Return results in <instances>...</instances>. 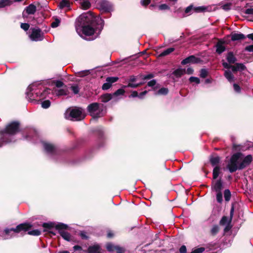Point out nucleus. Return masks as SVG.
<instances>
[{
    "label": "nucleus",
    "instance_id": "1",
    "mask_svg": "<svg viewBox=\"0 0 253 253\" xmlns=\"http://www.w3.org/2000/svg\"><path fill=\"white\" fill-rule=\"evenodd\" d=\"M78 21L82 33L86 36L93 35L97 29L101 31L104 24L102 18L95 17L90 11L81 14L78 18Z\"/></svg>",
    "mask_w": 253,
    "mask_h": 253
},
{
    "label": "nucleus",
    "instance_id": "2",
    "mask_svg": "<svg viewBox=\"0 0 253 253\" xmlns=\"http://www.w3.org/2000/svg\"><path fill=\"white\" fill-rule=\"evenodd\" d=\"M243 156V154L240 152L235 153L231 156L226 166L230 173H233L237 170L243 169L251 164L253 161V157L251 155H248L238 165L239 160Z\"/></svg>",
    "mask_w": 253,
    "mask_h": 253
},
{
    "label": "nucleus",
    "instance_id": "3",
    "mask_svg": "<svg viewBox=\"0 0 253 253\" xmlns=\"http://www.w3.org/2000/svg\"><path fill=\"white\" fill-rule=\"evenodd\" d=\"M20 123L18 121H13L7 123L4 128L0 130V147L2 146L3 143H9L11 142L10 137L20 132Z\"/></svg>",
    "mask_w": 253,
    "mask_h": 253
},
{
    "label": "nucleus",
    "instance_id": "4",
    "mask_svg": "<svg viewBox=\"0 0 253 253\" xmlns=\"http://www.w3.org/2000/svg\"><path fill=\"white\" fill-rule=\"evenodd\" d=\"M87 109L92 118L95 119L104 116L107 113L106 106L102 103H91L88 105Z\"/></svg>",
    "mask_w": 253,
    "mask_h": 253
},
{
    "label": "nucleus",
    "instance_id": "5",
    "mask_svg": "<svg viewBox=\"0 0 253 253\" xmlns=\"http://www.w3.org/2000/svg\"><path fill=\"white\" fill-rule=\"evenodd\" d=\"M66 112H69L66 119L72 121H82L85 118V115L83 113V110L81 108L75 107L72 109L69 108Z\"/></svg>",
    "mask_w": 253,
    "mask_h": 253
},
{
    "label": "nucleus",
    "instance_id": "6",
    "mask_svg": "<svg viewBox=\"0 0 253 253\" xmlns=\"http://www.w3.org/2000/svg\"><path fill=\"white\" fill-rule=\"evenodd\" d=\"M69 228L68 225L63 223H59L55 225V229L58 230L59 234L60 236L66 241L70 242L72 240L71 235L65 231Z\"/></svg>",
    "mask_w": 253,
    "mask_h": 253
},
{
    "label": "nucleus",
    "instance_id": "7",
    "mask_svg": "<svg viewBox=\"0 0 253 253\" xmlns=\"http://www.w3.org/2000/svg\"><path fill=\"white\" fill-rule=\"evenodd\" d=\"M222 65L225 69H231L232 72L234 74L238 72H242L247 70L246 66L243 63H236L234 65H229L223 60Z\"/></svg>",
    "mask_w": 253,
    "mask_h": 253
},
{
    "label": "nucleus",
    "instance_id": "8",
    "mask_svg": "<svg viewBox=\"0 0 253 253\" xmlns=\"http://www.w3.org/2000/svg\"><path fill=\"white\" fill-rule=\"evenodd\" d=\"M99 8L102 12L110 13L113 10L112 4L106 0H101L98 3Z\"/></svg>",
    "mask_w": 253,
    "mask_h": 253
},
{
    "label": "nucleus",
    "instance_id": "9",
    "mask_svg": "<svg viewBox=\"0 0 253 253\" xmlns=\"http://www.w3.org/2000/svg\"><path fill=\"white\" fill-rule=\"evenodd\" d=\"M30 38L33 41H41L43 39V34L40 28H33Z\"/></svg>",
    "mask_w": 253,
    "mask_h": 253
},
{
    "label": "nucleus",
    "instance_id": "10",
    "mask_svg": "<svg viewBox=\"0 0 253 253\" xmlns=\"http://www.w3.org/2000/svg\"><path fill=\"white\" fill-rule=\"evenodd\" d=\"M202 61V60L200 58L197 57L195 55H192L183 59L181 61V64L183 65L187 64H198L201 63Z\"/></svg>",
    "mask_w": 253,
    "mask_h": 253
},
{
    "label": "nucleus",
    "instance_id": "11",
    "mask_svg": "<svg viewBox=\"0 0 253 253\" xmlns=\"http://www.w3.org/2000/svg\"><path fill=\"white\" fill-rule=\"evenodd\" d=\"M33 227V225L28 222H24L20 223L17 225V230L18 233L21 232H26L31 229Z\"/></svg>",
    "mask_w": 253,
    "mask_h": 253
},
{
    "label": "nucleus",
    "instance_id": "12",
    "mask_svg": "<svg viewBox=\"0 0 253 253\" xmlns=\"http://www.w3.org/2000/svg\"><path fill=\"white\" fill-rule=\"evenodd\" d=\"M223 188V184L221 178H220L215 182H212L211 189L216 192H221Z\"/></svg>",
    "mask_w": 253,
    "mask_h": 253
},
{
    "label": "nucleus",
    "instance_id": "13",
    "mask_svg": "<svg viewBox=\"0 0 253 253\" xmlns=\"http://www.w3.org/2000/svg\"><path fill=\"white\" fill-rule=\"evenodd\" d=\"M102 249L99 244H94L92 246H89L86 251H84V252L87 253H102Z\"/></svg>",
    "mask_w": 253,
    "mask_h": 253
},
{
    "label": "nucleus",
    "instance_id": "14",
    "mask_svg": "<svg viewBox=\"0 0 253 253\" xmlns=\"http://www.w3.org/2000/svg\"><path fill=\"white\" fill-rule=\"evenodd\" d=\"M234 212V205H232L231 206V208L230 211V218L228 221V223L224 229V232L225 233L228 232L232 228V226L231 225L230 223L231 222V221H232L233 217Z\"/></svg>",
    "mask_w": 253,
    "mask_h": 253
},
{
    "label": "nucleus",
    "instance_id": "15",
    "mask_svg": "<svg viewBox=\"0 0 253 253\" xmlns=\"http://www.w3.org/2000/svg\"><path fill=\"white\" fill-rule=\"evenodd\" d=\"M224 43V41H219L215 44V46L216 47V52L217 54L220 55L224 51H225L226 47L223 45Z\"/></svg>",
    "mask_w": 253,
    "mask_h": 253
},
{
    "label": "nucleus",
    "instance_id": "16",
    "mask_svg": "<svg viewBox=\"0 0 253 253\" xmlns=\"http://www.w3.org/2000/svg\"><path fill=\"white\" fill-rule=\"evenodd\" d=\"M247 37L242 33H232L231 34V39L232 41H237L245 39Z\"/></svg>",
    "mask_w": 253,
    "mask_h": 253
},
{
    "label": "nucleus",
    "instance_id": "17",
    "mask_svg": "<svg viewBox=\"0 0 253 253\" xmlns=\"http://www.w3.org/2000/svg\"><path fill=\"white\" fill-rule=\"evenodd\" d=\"M226 60L228 62H227L229 65H232L233 64L236 63L237 59V58L234 55V53L232 51L228 52L226 55Z\"/></svg>",
    "mask_w": 253,
    "mask_h": 253
},
{
    "label": "nucleus",
    "instance_id": "18",
    "mask_svg": "<svg viewBox=\"0 0 253 253\" xmlns=\"http://www.w3.org/2000/svg\"><path fill=\"white\" fill-rule=\"evenodd\" d=\"M44 150L48 153L52 154L54 152L55 148L54 146L47 142H43L42 143Z\"/></svg>",
    "mask_w": 253,
    "mask_h": 253
},
{
    "label": "nucleus",
    "instance_id": "19",
    "mask_svg": "<svg viewBox=\"0 0 253 253\" xmlns=\"http://www.w3.org/2000/svg\"><path fill=\"white\" fill-rule=\"evenodd\" d=\"M47 84L50 86H52L53 85H55L56 87L58 88L62 87H66V85H65V84L63 83V82L59 80L57 81H50L49 80V81L47 83Z\"/></svg>",
    "mask_w": 253,
    "mask_h": 253
},
{
    "label": "nucleus",
    "instance_id": "20",
    "mask_svg": "<svg viewBox=\"0 0 253 253\" xmlns=\"http://www.w3.org/2000/svg\"><path fill=\"white\" fill-rule=\"evenodd\" d=\"M36 10L37 7L36 5L33 3L29 4L25 9V11L28 15L34 14Z\"/></svg>",
    "mask_w": 253,
    "mask_h": 253
},
{
    "label": "nucleus",
    "instance_id": "21",
    "mask_svg": "<svg viewBox=\"0 0 253 253\" xmlns=\"http://www.w3.org/2000/svg\"><path fill=\"white\" fill-rule=\"evenodd\" d=\"M220 162V158L218 156L213 157L210 156V162L212 166H219L218 164Z\"/></svg>",
    "mask_w": 253,
    "mask_h": 253
},
{
    "label": "nucleus",
    "instance_id": "22",
    "mask_svg": "<svg viewBox=\"0 0 253 253\" xmlns=\"http://www.w3.org/2000/svg\"><path fill=\"white\" fill-rule=\"evenodd\" d=\"M232 73L230 70H226L224 73V77L230 83L235 81V77Z\"/></svg>",
    "mask_w": 253,
    "mask_h": 253
},
{
    "label": "nucleus",
    "instance_id": "23",
    "mask_svg": "<svg viewBox=\"0 0 253 253\" xmlns=\"http://www.w3.org/2000/svg\"><path fill=\"white\" fill-rule=\"evenodd\" d=\"M222 172L221 171V168L220 166H215L213 169L212 171V178L215 180L217 178L218 176Z\"/></svg>",
    "mask_w": 253,
    "mask_h": 253
},
{
    "label": "nucleus",
    "instance_id": "24",
    "mask_svg": "<svg viewBox=\"0 0 253 253\" xmlns=\"http://www.w3.org/2000/svg\"><path fill=\"white\" fill-rule=\"evenodd\" d=\"M113 95L111 93H105L102 94L101 97V102L106 103L111 100L113 98Z\"/></svg>",
    "mask_w": 253,
    "mask_h": 253
},
{
    "label": "nucleus",
    "instance_id": "25",
    "mask_svg": "<svg viewBox=\"0 0 253 253\" xmlns=\"http://www.w3.org/2000/svg\"><path fill=\"white\" fill-rule=\"evenodd\" d=\"M186 70L185 69L178 68L174 70L173 74L177 78L181 77L184 73H185Z\"/></svg>",
    "mask_w": 253,
    "mask_h": 253
},
{
    "label": "nucleus",
    "instance_id": "26",
    "mask_svg": "<svg viewBox=\"0 0 253 253\" xmlns=\"http://www.w3.org/2000/svg\"><path fill=\"white\" fill-rule=\"evenodd\" d=\"M51 89L49 88H46L42 92H36V95L37 96H40V97L41 98H43L45 97V96L50 93V91Z\"/></svg>",
    "mask_w": 253,
    "mask_h": 253
},
{
    "label": "nucleus",
    "instance_id": "27",
    "mask_svg": "<svg viewBox=\"0 0 253 253\" xmlns=\"http://www.w3.org/2000/svg\"><path fill=\"white\" fill-rule=\"evenodd\" d=\"M70 6V2L69 0H62L58 5V7L60 9H63L65 7H69Z\"/></svg>",
    "mask_w": 253,
    "mask_h": 253
},
{
    "label": "nucleus",
    "instance_id": "28",
    "mask_svg": "<svg viewBox=\"0 0 253 253\" xmlns=\"http://www.w3.org/2000/svg\"><path fill=\"white\" fill-rule=\"evenodd\" d=\"M219 227L218 225H213L210 230V234L212 236H215L219 231Z\"/></svg>",
    "mask_w": 253,
    "mask_h": 253
},
{
    "label": "nucleus",
    "instance_id": "29",
    "mask_svg": "<svg viewBox=\"0 0 253 253\" xmlns=\"http://www.w3.org/2000/svg\"><path fill=\"white\" fill-rule=\"evenodd\" d=\"M53 90L56 92V95L58 96L66 95L68 92V90L67 89L62 88L59 89H56L55 88H54Z\"/></svg>",
    "mask_w": 253,
    "mask_h": 253
},
{
    "label": "nucleus",
    "instance_id": "30",
    "mask_svg": "<svg viewBox=\"0 0 253 253\" xmlns=\"http://www.w3.org/2000/svg\"><path fill=\"white\" fill-rule=\"evenodd\" d=\"M174 50V48L173 47H170L166 49L163 52H162L160 54H159V57H164L165 56H167L170 53H171L172 51Z\"/></svg>",
    "mask_w": 253,
    "mask_h": 253
},
{
    "label": "nucleus",
    "instance_id": "31",
    "mask_svg": "<svg viewBox=\"0 0 253 253\" xmlns=\"http://www.w3.org/2000/svg\"><path fill=\"white\" fill-rule=\"evenodd\" d=\"M12 2L11 0H0V8H3L6 6L10 5L12 3Z\"/></svg>",
    "mask_w": 253,
    "mask_h": 253
},
{
    "label": "nucleus",
    "instance_id": "32",
    "mask_svg": "<svg viewBox=\"0 0 253 253\" xmlns=\"http://www.w3.org/2000/svg\"><path fill=\"white\" fill-rule=\"evenodd\" d=\"M27 97L29 98L30 100H35V95L37 96L36 95V93L34 94L33 92H32V89L31 87H28L27 89V91L26 92Z\"/></svg>",
    "mask_w": 253,
    "mask_h": 253
},
{
    "label": "nucleus",
    "instance_id": "33",
    "mask_svg": "<svg viewBox=\"0 0 253 253\" xmlns=\"http://www.w3.org/2000/svg\"><path fill=\"white\" fill-rule=\"evenodd\" d=\"M209 75V72L207 69L205 68H202L200 71V77L201 78H206Z\"/></svg>",
    "mask_w": 253,
    "mask_h": 253
},
{
    "label": "nucleus",
    "instance_id": "34",
    "mask_svg": "<svg viewBox=\"0 0 253 253\" xmlns=\"http://www.w3.org/2000/svg\"><path fill=\"white\" fill-rule=\"evenodd\" d=\"M17 226L15 228H5L3 232L5 233V235H9L11 232H13L15 233H18V230H17Z\"/></svg>",
    "mask_w": 253,
    "mask_h": 253
},
{
    "label": "nucleus",
    "instance_id": "35",
    "mask_svg": "<svg viewBox=\"0 0 253 253\" xmlns=\"http://www.w3.org/2000/svg\"><path fill=\"white\" fill-rule=\"evenodd\" d=\"M231 192L229 189H225L224 191V197L225 200L228 202L231 198Z\"/></svg>",
    "mask_w": 253,
    "mask_h": 253
},
{
    "label": "nucleus",
    "instance_id": "36",
    "mask_svg": "<svg viewBox=\"0 0 253 253\" xmlns=\"http://www.w3.org/2000/svg\"><path fill=\"white\" fill-rule=\"evenodd\" d=\"M55 223L53 222L43 223L42 224V227L48 229H51L53 227L55 228Z\"/></svg>",
    "mask_w": 253,
    "mask_h": 253
},
{
    "label": "nucleus",
    "instance_id": "37",
    "mask_svg": "<svg viewBox=\"0 0 253 253\" xmlns=\"http://www.w3.org/2000/svg\"><path fill=\"white\" fill-rule=\"evenodd\" d=\"M81 6L83 9H88L90 7L91 4L89 1L84 0L82 2Z\"/></svg>",
    "mask_w": 253,
    "mask_h": 253
},
{
    "label": "nucleus",
    "instance_id": "38",
    "mask_svg": "<svg viewBox=\"0 0 253 253\" xmlns=\"http://www.w3.org/2000/svg\"><path fill=\"white\" fill-rule=\"evenodd\" d=\"M90 74L89 70L82 71L76 73V76L79 77H84Z\"/></svg>",
    "mask_w": 253,
    "mask_h": 253
},
{
    "label": "nucleus",
    "instance_id": "39",
    "mask_svg": "<svg viewBox=\"0 0 253 253\" xmlns=\"http://www.w3.org/2000/svg\"><path fill=\"white\" fill-rule=\"evenodd\" d=\"M116 246L112 243H108L106 245V249L109 252H115Z\"/></svg>",
    "mask_w": 253,
    "mask_h": 253
},
{
    "label": "nucleus",
    "instance_id": "40",
    "mask_svg": "<svg viewBox=\"0 0 253 253\" xmlns=\"http://www.w3.org/2000/svg\"><path fill=\"white\" fill-rule=\"evenodd\" d=\"M28 234L32 236H39L41 235V232L38 229H34L31 231L29 230Z\"/></svg>",
    "mask_w": 253,
    "mask_h": 253
},
{
    "label": "nucleus",
    "instance_id": "41",
    "mask_svg": "<svg viewBox=\"0 0 253 253\" xmlns=\"http://www.w3.org/2000/svg\"><path fill=\"white\" fill-rule=\"evenodd\" d=\"M125 92V90L123 88H119L114 92L112 95L113 96H118L119 95H123Z\"/></svg>",
    "mask_w": 253,
    "mask_h": 253
},
{
    "label": "nucleus",
    "instance_id": "42",
    "mask_svg": "<svg viewBox=\"0 0 253 253\" xmlns=\"http://www.w3.org/2000/svg\"><path fill=\"white\" fill-rule=\"evenodd\" d=\"M119 78L117 77H109L106 78V82H109L111 85L113 83L117 82Z\"/></svg>",
    "mask_w": 253,
    "mask_h": 253
},
{
    "label": "nucleus",
    "instance_id": "43",
    "mask_svg": "<svg viewBox=\"0 0 253 253\" xmlns=\"http://www.w3.org/2000/svg\"><path fill=\"white\" fill-rule=\"evenodd\" d=\"M154 77L153 74H149L146 75H139V78L143 80H150Z\"/></svg>",
    "mask_w": 253,
    "mask_h": 253
},
{
    "label": "nucleus",
    "instance_id": "44",
    "mask_svg": "<svg viewBox=\"0 0 253 253\" xmlns=\"http://www.w3.org/2000/svg\"><path fill=\"white\" fill-rule=\"evenodd\" d=\"M143 84L142 83H140L139 84H133L131 83H129L127 85H124V87H130L132 88H137L140 85H141Z\"/></svg>",
    "mask_w": 253,
    "mask_h": 253
},
{
    "label": "nucleus",
    "instance_id": "45",
    "mask_svg": "<svg viewBox=\"0 0 253 253\" xmlns=\"http://www.w3.org/2000/svg\"><path fill=\"white\" fill-rule=\"evenodd\" d=\"M51 102L49 100H46L42 102V107L44 109H47L50 106Z\"/></svg>",
    "mask_w": 253,
    "mask_h": 253
},
{
    "label": "nucleus",
    "instance_id": "46",
    "mask_svg": "<svg viewBox=\"0 0 253 253\" xmlns=\"http://www.w3.org/2000/svg\"><path fill=\"white\" fill-rule=\"evenodd\" d=\"M95 132L100 138H103L104 136V131L101 128H97L95 130Z\"/></svg>",
    "mask_w": 253,
    "mask_h": 253
},
{
    "label": "nucleus",
    "instance_id": "47",
    "mask_svg": "<svg viewBox=\"0 0 253 253\" xmlns=\"http://www.w3.org/2000/svg\"><path fill=\"white\" fill-rule=\"evenodd\" d=\"M216 200L219 203H221L223 201L222 194L221 192H216Z\"/></svg>",
    "mask_w": 253,
    "mask_h": 253
},
{
    "label": "nucleus",
    "instance_id": "48",
    "mask_svg": "<svg viewBox=\"0 0 253 253\" xmlns=\"http://www.w3.org/2000/svg\"><path fill=\"white\" fill-rule=\"evenodd\" d=\"M227 222L228 223V217L226 216H223L219 221V224L220 225H224Z\"/></svg>",
    "mask_w": 253,
    "mask_h": 253
},
{
    "label": "nucleus",
    "instance_id": "49",
    "mask_svg": "<svg viewBox=\"0 0 253 253\" xmlns=\"http://www.w3.org/2000/svg\"><path fill=\"white\" fill-rule=\"evenodd\" d=\"M189 81L190 83H196L197 84H199L200 83V80L198 77H190Z\"/></svg>",
    "mask_w": 253,
    "mask_h": 253
},
{
    "label": "nucleus",
    "instance_id": "50",
    "mask_svg": "<svg viewBox=\"0 0 253 253\" xmlns=\"http://www.w3.org/2000/svg\"><path fill=\"white\" fill-rule=\"evenodd\" d=\"M60 23V19H59L57 18H56L55 19V21L51 24V26L52 28H56L59 26Z\"/></svg>",
    "mask_w": 253,
    "mask_h": 253
},
{
    "label": "nucleus",
    "instance_id": "51",
    "mask_svg": "<svg viewBox=\"0 0 253 253\" xmlns=\"http://www.w3.org/2000/svg\"><path fill=\"white\" fill-rule=\"evenodd\" d=\"M169 92V89L168 88L162 87L159 89V94L166 95Z\"/></svg>",
    "mask_w": 253,
    "mask_h": 253
},
{
    "label": "nucleus",
    "instance_id": "52",
    "mask_svg": "<svg viewBox=\"0 0 253 253\" xmlns=\"http://www.w3.org/2000/svg\"><path fill=\"white\" fill-rule=\"evenodd\" d=\"M71 89L75 94L79 92V88L78 85H72Z\"/></svg>",
    "mask_w": 253,
    "mask_h": 253
},
{
    "label": "nucleus",
    "instance_id": "53",
    "mask_svg": "<svg viewBox=\"0 0 253 253\" xmlns=\"http://www.w3.org/2000/svg\"><path fill=\"white\" fill-rule=\"evenodd\" d=\"M20 27L24 31H27L30 28V25L28 23H22L21 24Z\"/></svg>",
    "mask_w": 253,
    "mask_h": 253
},
{
    "label": "nucleus",
    "instance_id": "54",
    "mask_svg": "<svg viewBox=\"0 0 253 253\" xmlns=\"http://www.w3.org/2000/svg\"><path fill=\"white\" fill-rule=\"evenodd\" d=\"M79 235L83 240H87L89 238L88 236L86 235V233L84 231H81Z\"/></svg>",
    "mask_w": 253,
    "mask_h": 253
},
{
    "label": "nucleus",
    "instance_id": "55",
    "mask_svg": "<svg viewBox=\"0 0 253 253\" xmlns=\"http://www.w3.org/2000/svg\"><path fill=\"white\" fill-rule=\"evenodd\" d=\"M158 8V3L152 2L149 6V8L152 10L157 9Z\"/></svg>",
    "mask_w": 253,
    "mask_h": 253
},
{
    "label": "nucleus",
    "instance_id": "56",
    "mask_svg": "<svg viewBox=\"0 0 253 253\" xmlns=\"http://www.w3.org/2000/svg\"><path fill=\"white\" fill-rule=\"evenodd\" d=\"M115 252L117 253H125V249L119 246H117L116 248Z\"/></svg>",
    "mask_w": 253,
    "mask_h": 253
},
{
    "label": "nucleus",
    "instance_id": "57",
    "mask_svg": "<svg viewBox=\"0 0 253 253\" xmlns=\"http://www.w3.org/2000/svg\"><path fill=\"white\" fill-rule=\"evenodd\" d=\"M112 85L109 83L106 82L104 83L102 86V89L103 90H107L111 87Z\"/></svg>",
    "mask_w": 253,
    "mask_h": 253
},
{
    "label": "nucleus",
    "instance_id": "58",
    "mask_svg": "<svg viewBox=\"0 0 253 253\" xmlns=\"http://www.w3.org/2000/svg\"><path fill=\"white\" fill-rule=\"evenodd\" d=\"M193 5H190L189 6H188V7H187L185 9V11H184V13L185 14H189V13H191L192 11L193 10Z\"/></svg>",
    "mask_w": 253,
    "mask_h": 253
},
{
    "label": "nucleus",
    "instance_id": "59",
    "mask_svg": "<svg viewBox=\"0 0 253 253\" xmlns=\"http://www.w3.org/2000/svg\"><path fill=\"white\" fill-rule=\"evenodd\" d=\"M206 9V8L204 6H198L194 8V10L195 12H201L204 11Z\"/></svg>",
    "mask_w": 253,
    "mask_h": 253
},
{
    "label": "nucleus",
    "instance_id": "60",
    "mask_svg": "<svg viewBox=\"0 0 253 253\" xmlns=\"http://www.w3.org/2000/svg\"><path fill=\"white\" fill-rule=\"evenodd\" d=\"M243 12L246 14L253 15V8L246 9Z\"/></svg>",
    "mask_w": 253,
    "mask_h": 253
},
{
    "label": "nucleus",
    "instance_id": "61",
    "mask_svg": "<svg viewBox=\"0 0 253 253\" xmlns=\"http://www.w3.org/2000/svg\"><path fill=\"white\" fill-rule=\"evenodd\" d=\"M137 79H140L139 78V75L136 77H135L134 76H131L129 77V83H132L133 82H135Z\"/></svg>",
    "mask_w": 253,
    "mask_h": 253
},
{
    "label": "nucleus",
    "instance_id": "62",
    "mask_svg": "<svg viewBox=\"0 0 253 253\" xmlns=\"http://www.w3.org/2000/svg\"><path fill=\"white\" fill-rule=\"evenodd\" d=\"M241 149V146L234 144L232 146V150L235 151H239Z\"/></svg>",
    "mask_w": 253,
    "mask_h": 253
},
{
    "label": "nucleus",
    "instance_id": "63",
    "mask_svg": "<svg viewBox=\"0 0 253 253\" xmlns=\"http://www.w3.org/2000/svg\"><path fill=\"white\" fill-rule=\"evenodd\" d=\"M151 2V0H141L140 3L142 6H146Z\"/></svg>",
    "mask_w": 253,
    "mask_h": 253
},
{
    "label": "nucleus",
    "instance_id": "64",
    "mask_svg": "<svg viewBox=\"0 0 253 253\" xmlns=\"http://www.w3.org/2000/svg\"><path fill=\"white\" fill-rule=\"evenodd\" d=\"M233 88L236 92L238 93H240L241 92V87L238 84H234Z\"/></svg>",
    "mask_w": 253,
    "mask_h": 253
}]
</instances>
